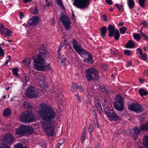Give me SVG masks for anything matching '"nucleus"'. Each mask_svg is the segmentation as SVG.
<instances>
[{"instance_id": "nucleus-1", "label": "nucleus", "mask_w": 148, "mask_h": 148, "mask_svg": "<svg viewBox=\"0 0 148 148\" xmlns=\"http://www.w3.org/2000/svg\"><path fill=\"white\" fill-rule=\"evenodd\" d=\"M39 117L42 119V128L49 136H53L56 125L54 121L56 112L49 106L43 103L40 105V108L37 111Z\"/></svg>"}, {"instance_id": "nucleus-2", "label": "nucleus", "mask_w": 148, "mask_h": 148, "mask_svg": "<svg viewBox=\"0 0 148 148\" xmlns=\"http://www.w3.org/2000/svg\"><path fill=\"white\" fill-rule=\"evenodd\" d=\"M40 51L38 53V57L34 60L35 69L38 71H44L47 69L50 70L48 65L45 64V61L43 56H46V51L44 45L42 44L40 49Z\"/></svg>"}, {"instance_id": "nucleus-3", "label": "nucleus", "mask_w": 148, "mask_h": 148, "mask_svg": "<svg viewBox=\"0 0 148 148\" xmlns=\"http://www.w3.org/2000/svg\"><path fill=\"white\" fill-rule=\"evenodd\" d=\"M19 118L22 122L26 123H32L36 120V115L33 113L32 110H29L23 112Z\"/></svg>"}, {"instance_id": "nucleus-4", "label": "nucleus", "mask_w": 148, "mask_h": 148, "mask_svg": "<svg viewBox=\"0 0 148 148\" xmlns=\"http://www.w3.org/2000/svg\"><path fill=\"white\" fill-rule=\"evenodd\" d=\"M85 73L86 78L88 81H96L99 79L98 70L93 67L87 69Z\"/></svg>"}, {"instance_id": "nucleus-5", "label": "nucleus", "mask_w": 148, "mask_h": 148, "mask_svg": "<svg viewBox=\"0 0 148 148\" xmlns=\"http://www.w3.org/2000/svg\"><path fill=\"white\" fill-rule=\"evenodd\" d=\"M90 3V0H74V6L79 9L83 10L88 8Z\"/></svg>"}, {"instance_id": "nucleus-6", "label": "nucleus", "mask_w": 148, "mask_h": 148, "mask_svg": "<svg viewBox=\"0 0 148 148\" xmlns=\"http://www.w3.org/2000/svg\"><path fill=\"white\" fill-rule=\"evenodd\" d=\"M115 101L113 104L114 108L119 111H123L124 103L122 97L117 95L115 97Z\"/></svg>"}, {"instance_id": "nucleus-7", "label": "nucleus", "mask_w": 148, "mask_h": 148, "mask_svg": "<svg viewBox=\"0 0 148 148\" xmlns=\"http://www.w3.org/2000/svg\"><path fill=\"white\" fill-rule=\"evenodd\" d=\"M72 43L73 46L75 50L81 57H83V55L87 53V51L82 48L80 44L75 39H73L72 40Z\"/></svg>"}, {"instance_id": "nucleus-8", "label": "nucleus", "mask_w": 148, "mask_h": 148, "mask_svg": "<svg viewBox=\"0 0 148 148\" xmlns=\"http://www.w3.org/2000/svg\"><path fill=\"white\" fill-rule=\"evenodd\" d=\"M38 95V92L36 90L34 87L31 86L27 89L26 95L28 98L32 99L37 97Z\"/></svg>"}, {"instance_id": "nucleus-9", "label": "nucleus", "mask_w": 148, "mask_h": 148, "mask_svg": "<svg viewBox=\"0 0 148 148\" xmlns=\"http://www.w3.org/2000/svg\"><path fill=\"white\" fill-rule=\"evenodd\" d=\"M107 117L110 120L117 121L121 120V117L119 116L114 111H105Z\"/></svg>"}, {"instance_id": "nucleus-10", "label": "nucleus", "mask_w": 148, "mask_h": 148, "mask_svg": "<svg viewBox=\"0 0 148 148\" xmlns=\"http://www.w3.org/2000/svg\"><path fill=\"white\" fill-rule=\"evenodd\" d=\"M60 21L63 24L65 29L67 31H69L71 22L70 21L68 17L65 15L63 14L60 17Z\"/></svg>"}, {"instance_id": "nucleus-11", "label": "nucleus", "mask_w": 148, "mask_h": 148, "mask_svg": "<svg viewBox=\"0 0 148 148\" xmlns=\"http://www.w3.org/2000/svg\"><path fill=\"white\" fill-rule=\"evenodd\" d=\"M128 109L132 111H134L138 113H141L144 110L141 105L137 103H133L129 105Z\"/></svg>"}, {"instance_id": "nucleus-12", "label": "nucleus", "mask_w": 148, "mask_h": 148, "mask_svg": "<svg viewBox=\"0 0 148 148\" xmlns=\"http://www.w3.org/2000/svg\"><path fill=\"white\" fill-rule=\"evenodd\" d=\"M15 138L11 134H7L3 138L4 142L7 144L11 145L14 141Z\"/></svg>"}, {"instance_id": "nucleus-13", "label": "nucleus", "mask_w": 148, "mask_h": 148, "mask_svg": "<svg viewBox=\"0 0 148 148\" xmlns=\"http://www.w3.org/2000/svg\"><path fill=\"white\" fill-rule=\"evenodd\" d=\"M0 33L3 36L7 37L11 35V32L9 29L5 28L2 23H0Z\"/></svg>"}, {"instance_id": "nucleus-14", "label": "nucleus", "mask_w": 148, "mask_h": 148, "mask_svg": "<svg viewBox=\"0 0 148 148\" xmlns=\"http://www.w3.org/2000/svg\"><path fill=\"white\" fill-rule=\"evenodd\" d=\"M24 132V125H21L19 127L15 129L12 131V132L14 134L21 136H23L25 134Z\"/></svg>"}, {"instance_id": "nucleus-15", "label": "nucleus", "mask_w": 148, "mask_h": 148, "mask_svg": "<svg viewBox=\"0 0 148 148\" xmlns=\"http://www.w3.org/2000/svg\"><path fill=\"white\" fill-rule=\"evenodd\" d=\"M30 21H29L27 23L29 27L32 25H36L39 22L38 17L37 16L32 17L30 19Z\"/></svg>"}, {"instance_id": "nucleus-16", "label": "nucleus", "mask_w": 148, "mask_h": 148, "mask_svg": "<svg viewBox=\"0 0 148 148\" xmlns=\"http://www.w3.org/2000/svg\"><path fill=\"white\" fill-rule=\"evenodd\" d=\"M94 103L97 109L101 113L102 111V109L101 103H100L99 98L97 97L96 96L95 97Z\"/></svg>"}, {"instance_id": "nucleus-17", "label": "nucleus", "mask_w": 148, "mask_h": 148, "mask_svg": "<svg viewBox=\"0 0 148 148\" xmlns=\"http://www.w3.org/2000/svg\"><path fill=\"white\" fill-rule=\"evenodd\" d=\"M115 27L114 26L110 24L108 27L109 32V36L112 37L114 36V34L115 32Z\"/></svg>"}, {"instance_id": "nucleus-18", "label": "nucleus", "mask_w": 148, "mask_h": 148, "mask_svg": "<svg viewBox=\"0 0 148 148\" xmlns=\"http://www.w3.org/2000/svg\"><path fill=\"white\" fill-rule=\"evenodd\" d=\"M37 79L38 84L40 85V86L42 87V85L44 84L45 81V79L44 76L40 74L37 76Z\"/></svg>"}, {"instance_id": "nucleus-19", "label": "nucleus", "mask_w": 148, "mask_h": 148, "mask_svg": "<svg viewBox=\"0 0 148 148\" xmlns=\"http://www.w3.org/2000/svg\"><path fill=\"white\" fill-rule=\"evenodd\" d=\"M87 55L88 56L87 58L84 59L83 61L87 63H92L93 62L92 60V57L91 55H90L87 52V53L83 55V57L84 56Z\"/></svg>"}, {"instance_id": "nucleus-20", "label": "nucleus", "mask_w": 148, "mask_h": 148, "mask_svg": "<svg viewBox=\"0 0 148 148\" xmlns=\"http://www.w3.org/2000/svg\"><path fill=\"white\" fill-rule=\"evenodd\" d=\"M25 134H32L34 132V129L32 127L24 125Z\"/></svg>"}, {"instance_id": "nucleus-21", "label": "nucleus", "mask_w": 148, "mask_h": 148, "mask_svg": "<svg viewBox=\"0 0 148 148\" xmlns=\"http://www.w3.org/2000/svg\"><path fill=\"white\" fill-rule=\"evenodd\" d=\"M107 30V28L105 26L101 27L100 29V35L103 38H105Z\"/></svg>"}, {"instance_id": "nucleus-22", "label": "nucleus", "mask_w": 148, "mask_h": 148, "mask_svg": "<svg viewBox=\"0 0 148 148\" xmlns=\"http://www.w3.org/2000/svg\"><path fill=\"white\" fill-rule=\"evenodd\" d=\"M135 45V42L132 40H129L126 45V47L127 48H133Z\"/></svg>"}, {"instance_id": "nucleus-23", "label": "nucleus", "mask_w": 148, "mask_h": 148, "mask_svg": "<svg viewBox=\"0 0 148 148\" xmlns=\"http://www.w3.org/2000/svg\"><path fill=\"white\" fill-rule=\"evenodd\" d=\"M99 91L101 93L106 94L107 95L109 94V92L105 88L103 85H100L99 86Z\"/></svg>"}, {"instance_id": "nucleus-24", "label": "nucleus", "mask_w": 148, "mask_h": 148, "mask_svg": "<svg viewBox=\"0 0 148 148\" xmlns=\"http://www.w3.org/2000/svg\"><path fill=\"white\" fill-rule=\"evenodd\" d=\"M11 111L9 108H6L4 110L3 115L4 116L8 117L11 115Z\"/></svg>"}, {"instance_id": "nucleus-25", "label": "nucleus", "mask_w": 148, "mask_h": 148, "mask_svg": "<svg viewBox=\"0 0 148 148\" xmlns=\"http://www.w3.org/2000/svg\"><path fill=\"white\" fill-rule=\"evenodd\" d=\"M143 140L144 145L146 148H148V135L145 136Z\"/></svg>"}, {"instance_id": "nucleus-26", "label": "nucleus", "mask_w": 148, "mask_h": 148, "mask_svg": "<svg viewBox=\"0 0 148 148\" xmlns=\"http://www.w3.org/2000/svg\"><path fill=\"white\" fill-rule=\"evenodd\" d=\"M127 3L130 9H132L134 7L135 3L134 0H128Z\"/></svg>"}, {"instance_id": "nucleus-27", "label": "nucleus", "mask_w": 148, "mask_h": 148, "mask_svg": "<svg viewBox=\"0 0 148 148\" xmlns=\"http://www.w3.org/2000/svg\"><path fill=\"white\" fill-rule=\"evenodd\" d=\"M29 80V78L28 77L25 76L21 80V82L23 83V86L24 87L27 84V82Z\"/></svg>"}, {"instance_id": "nucleus-28", "label": "nucleus", "mask_w": 148, "mask_h": 148, "mask_svg": "<svg viewBox=\"0 0 148 148\" xmlns=\"http://www.w3.org/2000/svg\"><path fill=\"white\" fill-rule=\"evenodd\" d=\"M141 130L142 131H148V122L141 126Z\"/></svg>"}, {"instance_id": "nucleus-29", "label": "nucleus", "mask_w": 148, "mask_h": 148, "mask_svg": "<svg viewBox=\"0 0 148 148\" xmlns=\"http://www.w3.org/2000/svg\"><path fill=\"white\" fill-rule=\"evenodd\" d=\"M22 63L25 65V66H28L31 64V60L29 58H27L22 61Z\"/></svg>"}, {"instance_id": "nucleus-30", "label": "nucleus", "mask_w": 148, "mask_h": 148, "mask_svg": "<svg viewBox=\"0 0 148 148\" xmlns=\"http://www.w3.org/2000/svg\"><path fill=\"white\" fill-rule=\"evenodd\" d=\"M78 88V85L77 84L75 83L71 88V91L73 92H75Z\"/></svg>"}, {"instance_id": "nucleus-31", "label": "nucleus", "mask_w": 148, "mask_h": 148, "mask_svg": "<svg viewBox=\"0 0 148 148\" xmlns=\"http://www.w3.org/2000/svg\"><path fill=\"white\" fill-rule=\"evenodd\" d=\"M133 37L134 39L136 41H139L141 39V36L139 34L134 33Z\"/></svg>"}, {"instance_id": "nucleus-32", "label": "nucleus", "mask_w": 148, "mask_h": 148, "mask_svg": "<svg viewBox=\"0 0 148 148\" xmlns=\"http://www.w3.org/2000/svg\"><path fill=\"white\" fill-rule=\"evenodd\" d=\"M114 38L116 40H119L120 35L118 30H116L114 32Z\"/></svg>"}, {"instance_id": "nucleus-33", "label": "nucleus", "mask_w": 148, "mask_h": 148, "mask_svg": "<svg viewBox=\"0 0 148 148\" xmlns=\"http://www.w3.org/2000/svg\"><path fill=\"white\" fill-rule=\"evenodd\" d=\"M111 55H113L114 56H115L118 53V51L117 49L115 48H112L110 49Z\"/></svg>"}, {"instance_id": "nucleus-34", "label": "nucleus", "mask_w": 148, "mask_h": 148, "mask_svg": "<svg viewBox=\"0 0 148 148\" xmlns=\"http://www.w3.org/2000/svg\"><path fill=\"white\" fill-rule=\"evenodd\" d=\"M115 6L120 11H123L124 10V5L118 3L115 4Z\"/></svg>"}, {"instance_id": "nucleus-35", "label": "nucleus", "mask_w": 148, "mask_h": 148, "mask_svg": "<svg viewBox=\"0 0 148 148\" xmlns=\"http://www.w3.org/2000/svg\"><path fill=\"white\" fill-rule=\"evenodd\" d=\"M61 63L62 65L67 66L69 64V61L66 58H64L61 61Z\"/></svg>"}, {"instance_id": "nucleus-36", "label": "nucleus", "mask_w": 148, "mask_h": 148, "mask_svg": "<svg viewBox=\"0 0 148 148\" xmlns=\"http://www.w3.org/2000/svg\"><path fill=\"white\" fill-rule=\"evenodd\" d=\"M139 92L140 95L142 97H143L144 96H146L147 94V91L143 89H140Z\"/></svg>"}, {"instance_id": "nucleus-37", "label": "nucleus", "mask_w": 148, "mask_h": 148, "mask_svg": "<svg viewBox=\"0 0 148 148\" xmlns=\"http://www.w3.org/2000/svg\"><path fill=\"white\" fill-rule=\"evenodd\" d=\"M18 69L17 68H14L12 70L13 74L16 77H18L19 75L18 74Z\"/></svg>"}, {"instance_id": "nucleus-38", "label": "nucleus", "mask_w": 148, "mask_h": 148, "mask_svg": "<svg viewBox=\"0 0 148 148\" xmlns=\"http://www.w3.org/2000/svg\"><path fill=\"white\" fill-rule=\"evenodd\" d=\"M14 148H27L25 146H23L21 143H18L14 146Z\"/></svg>"}, {"instance_id": "nucleus-39", "label": "nucleus", "mask_w": 148, "mask_h": 148, "mask_svg": "<svg viewBox=\"0 0 148 148\" xmlns=\"http://www.w3.org/2000/svg\"><path fill=\"white\" fill-rule=\"evenodd\" d=\"M23 104L25 106V108H27L28 109L32 108L31 104L27 102H24L23 103Z\"/></svg>"}, {"instance_id": "nucleus-40", "label": "nucleus", "mask_w": 148, "mask_h": 148, "mask_svg": "<svg viewBox=\"0 0 148 148\" xmlns=\"http://www.w3.org/2000/svg\"><path fill=\"white\" fill-rule=\"evenodd\" d=\"M127 30V28L124 27L120 28L119 30L121 34H124Z\"/></svg>"}, {"instance_id": "nucleus-41", "label": "nucleus", "mask_w": 148, "mask_h": 148, "mask_svg": "<svg viewBox=\"0 0 148 148\" xmlns=\"http://www.w3.org/2000/svg\"><path fill=\"white\" fill-rule=\"evenodd\" d=\"M85 130H84L82 133V134L81 136V142L82 143H84V141L85 138Z\"/></svg>"}, {"instance_id": "nucleus-42", "label": "nucleus", "mask_w": 148, "mask_h": 148, "mask_svg": "<svg viewBox=\"0 0 148 148\" xmlns=\"http://www.w3.org/2000/svg\"><path fill=\"white\" fill-rule=\"evenodd\" d=\"M134 133L137 134L138 135L139 134L140 132V131H141V128L140 129H139L137 127H135L134 128Z\"/></svg>"}, {"instance_id": "nucleus-43", "label": "nucleus", "mask_w": 148, "mask_h": 148, "mask_svg": "<svg viewBox=\"0 0 148 148\" xmlns=\"http://www.w3.org/2000/svg\"><path fill=\"white\" fill-rule=\"evenodd\" d=\"M145 0H138V2L140 5L142 7H144L145 6Z\"/></svg>"}, {"instance_id": "nucleus-44", "label": "nucleus", "mask_w": 148, "mask_h": 148, "mask_svg": "<svg viewBox=\"0 0 148 148\" xmlns=\"http://www.w3.org/2000/svg\"><path fill=\"white\" fill-rule=\"evenodd\" d=\"M88 130V132L91 134V132H92L93 130V127L91 124H90Z\"/></svg>"}, {"instance_id": "nucleus-45", "label": "nucleus", "mask_w": 148, "mask_h": 148, "mask_svg": "<svg viewBox=\"0 0 148 148\" xmlns=\"http://www.w3.org/2000/svg\"><path fill=\"white\" fill-rule=\"evenodd\" d=\"M4 51L2 48L0 47V56L3 57L4 56Z\"/></svg>"}, {"instance_id": "nucleus-46", "label": "nucleus", "mask_w": 148, "mask_h": 148, "mask_svg": "<svg viewBox=\"0 0 148 148\" xmlns=\"http://www.w3.org/2000/svg\"><path fill=\"white\" fill-rule=\"evenodd\" d=\"M131 51L128 50H125L124 51V53L128 56H130L131 54Z\"/></svg>"}, {"instance_id": "nucleus-47", "label": "nucleus", "mask_w": 148, "mask_h": 148, "mask_svg": "<svg viewBox=\"0 0 148 148\" xmlns=\"http://www.w3.org/2000/svg\"><path fill=\"white\" fill-rule=\"evenodd\" d=\"M62 45H60L59 47L58 48V56L59 58V57L60 56L61 53H60V51L61 49H62Z\"/></svg>"}, {"instance_id": "nucleus-48", "label": "nucleus", "mask_w": 148, "mask_h": 148, "mask_svg": "<svg viewBox=\"0 0 148 148\" xmlns=\"http://www.w3.org/2000/svg\"><path fill=\"white\" fill-rule=\"evenodd\" d=\"M34 9L33 11L32 14H36L38 12V8L36 6L34 7Z\"/></svg>"}, {"instance_id": "nucleus-49", "label": "nucleus", "mask_w": 148, "mask_h": 148, "mask_svg": "<svg viewBox=\"0 0 148 148\" xmlns=\"http://www.w3.org/2000/svg\"><path fill=\"white\" fill-rule=\"evenodd\" d=\"M57 3L58 5L59 6H63V3L61 0H56Z\"/></svg>"}, {"instance_id": "nucleus-50", "label": "nucleus", "mask_w": 148, "mask_h": 148, "mask_svg": "<svg viewBox=\"0 0 148 148\" xmlns=\"http://www.w3.org/2000/svg\"><path fill=\"white\" fill-rule=\"evenodd\" d=\"M141 58L142 59V60H145L147 57V55L145 54H143L142 55H141Z\"/></svg>"}, {"instance_id": "nucleus-51", "label": "nucleus", "mask_w": 148, "mask_h": 148, "mask_svg": "<svg viewBox=\"0 0 148 148\" xmlns=\"http://www.w3.org/2000/svg\"><path fill=\"white\" fill-rule=\"evenodd\" d=\"M138 135L137 134L134 133L132 136L133 139L134 140L137 139L138 138Z\"/></svg>"}, {"instance_id": "nucleus-52", "label": "nucleus", "mask_w": 148, "mask_h": 148, "mask_svg": "<svg viewBox=\"0 0 148 148\" xmlns=\"http://www.w3.org/2000/svg\"><path fill=\"white\" fill-rule=\"evenodd\" d=\"M141 24L143 25L144 27H148V24L145 21H144L141 23Z\"/></svg>"}, {"instance_id": "nucleus-53", "label": "nucleus", "mask_w": 148, "mask_h": 148, "mask_svg": "<svg viewBox=\"0 0 148 148\" xmlns=\"http://www.w3.org/2000/svg\"><path fill=\"white\" fill-rule=\"evenodd\" d=\"M132 62L130 61H128L127 62V63H126L125 65L127 67L130 66L132 65Z\"/></svg>"}, {"instance_id": "nucleus-54", "label": "nucleus", "mask_w": 148, "mask_h": 148, "mask_svg": "<svg viewBox=\"0 0 148 148\" xmlns=\"http://www.w3.org/2000/svg\"><path fill=\"white\" fill-rule=\"evenodd\" d=\"M95 121L94 124L95 125V126L97 127V128H99V126L98 125V121L96 119V120Z\"/></svg>"}, {"instance_id": "nucleus-55", "label": "nucleus", "mask_w": 148, "mask_h": 148, "mask_svg": "<svg viewBox=\"0 0 148 148\" xmlns=\"http://www.w3.org/2000/svg\"><path fill=\"white\" fill-rule=\"evenodd\" d=\"M106 3L109 5H112V0H106Z\"/></svg>"}, {"instance_id": "nucleus-56", "label": "nucleus", "mask_w": 148, "mask_h": 148, "mask_svg": "<svg viewBox=\"0 0 148 148\" xmlns=\"http://www.w3.org/2000/svg\"><path fill=\"white\" fill-rule=\"evenodd\" d=\"M19 18L20 19H22L24 16V15L22 12H20L19 13Z\"/></svg>"}, {"instance_id": "nucleus-57", "label": "nucleus", "mask_w": 148, "mask_h": 148, "mask_svg": "<svg viewBox=\"0 0 148 148\" xmlns=\"http://www.w3.org/2000/svg\"><path fill=\"white\" fill-rule=\"evenodd\" d=\"M102 17L104 21H107V16L106 15L103 14L102 15Z\"/></svg>"}, {"instance_id": "nucleus-58", "label": "nucleus", "mask_w": 148, "mask_h": 148, "mask_svg": "<svg viewBox=\"0 0 148 148\" xmlns=\"http://www.w3.org/2000/svg\"><path fill=\"white\" fill-rule=\"evenodd\" d=\"M0 148H10V147L5 145L0 146Z\"/></svg>"}, {"instance_id": "nucleus-59", "label": "nucleus", "mask_w": 148, "mask_h": 148, "mask_svg": "<svg viewBox=\"0 0 148 148\" xmlns=\"http://www.w3.org/2000/svg\"><path fill=\"white\" fill-rule=\"evenodd\" d=\"M143 74L145 76H148V71L147 70L144 71Z\"/></svg>"}, {"instance_id": "nucleus-60", "label": "nucleus", "mask_w": 148, "mask_h": 148, "mask_svg": "<svg viewBox=\"0 0 148 148\" xmlns=\"http://www.w3.org/2000/svg\"><path fill=\"white\" fill-rule=\"evenodd\" d=\"M45 1L46 3L45 4L46 5H47L48 7H49L50 5V3L48 2V0H45Z\"/></svg>"}, {"instance_id": "nucleus-61", "label": "nucleus", "mask_w": 148, "mask_h": 148, "mask_svg": "<svg viewBox=\"0 0 148 148\" xmlns=\"http://www.w3.org/2000/svg\"><path fill=\"white\" fill-rule=\"evenodd\" d=\"M78 88H79V89L80 91L82 92L83 91L84 89H83V88H82V87L81 86H78Z\"/></svg>"}, {"instance_id": "nucleus-62", "label": "nucleus", "mask_w": 148, "mask_h": 148, "mask_svg": "<svg viewBox=\"0 0 148 148\" xmlns=\"http://www.w3.org/2000/svg\"><path fill=\"white\" fill-rule=\"evenodd\" d=\"M32 1V0H23V2L25 3H27L31 2Z\"/></svg>"}, {"instance_id": "nucleus-63", "label": "nucleus", "mask_w": 148, "mask_h": 148, "mask_svg": "<svg viewBox=\"0 0 148 148\" xmlns=\"http://www.w3.org/2000/svg\"><path fill=\"white\" fill-rule=\"evenodd\" d=\"M62 143L58 142L56 146V148H60V147Z\"/></svg>"}, {"instance_id": "nucleus-64", "label": "nucleus", "mask_w": 148, "mask_h": 148, "mask_svg": "<svg viewBox=\"0 0 148 148\" xmlns=\"http://www.w3.org/2000/svg\"><path fill=\"white\" fill-rule=\"evenodd\" d=\"M143 37L145 40H148V35L146 34Z\"/></svg>"}]
</instances>
